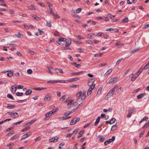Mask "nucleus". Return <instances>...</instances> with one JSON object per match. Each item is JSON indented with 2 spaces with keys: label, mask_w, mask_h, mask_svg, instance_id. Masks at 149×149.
Returning <instances> with one entry per match:
<instances>
[{
  "label": "nucleus",
  "mask_w": 149,
  "mask_h": 149,
  "mask_svg": "<svg viewBox=\"0 0 149 149\" xmlns=\"http://www.w3.org/2000/svg\"><path fill=\"white\" fill-rule=\"evenodd\" d=\"M86 96V92H83L82 93L81 91H79L76 94V97H77V101H79V100L80 99L82 100L84 99L85 98Z\"/></svg>",
  "instance_id": "1"
},
{
  "label": "nucleus",
  "mask_w": 149,
  "mask_h": 149,
  "mask_svg": "<svg viewBox=\"0 0 149 149\" xmlns=\"http://www.w3.org/2000/svg\"><path fill=\"white\" fill-rule=\"evenodd\" d=\"M95 86V84H94V85H91L90 86V87L89 88L87 93V95H89L91 94L92 92V91L93 89Z\"/></svg>",
  "instance_id": "2"
},
{
  "label": "nucleus",
  "mask_w": 149,
  "mask_h": 149,
  "mask_svg": "<svg viewBox=\"0 0 149 149\" xmlns=\"http://www.w3.org/2000/svg\"><path fill=\"white\" fill-rule=\"evenodd\" d=\"M117 81V77L111 78L107 82V84H112L115 83Z\"/></svg>",
  "instance_id": "3"
},
{
  "label": "nucleus",
  "mask_w": 149,
  "mask_h": 149,
  "mask_svg": "<svg viewBox=\"0 0 149 149\" xmlns=\"http://www.w3.org/2000/svg\"><path fill=\"white\" fill-rule=\"evenodd\" d=\"M56 111V110H52L49 112L45 114V116L46 117H48L49 116H51L54 113H55Z\"/></svg>",
  "instance_id": "4"
},
{
  "label": "nucleus",
  "mask_w": 149,
  "mask_h": 149,
  "mask_svg": "<svg viewBox=\"0 0 149 149\" xmlns=\"http://www.w3.org/2000/svg\"><path fill=\"white\" fill-rule=\"evenodd\" d=\"M31 134V132H29L23 135L22 136V138L21 139V140L25 139L26 138L30 136Z\"/></svg>",
  "instance_id": "5"
},
{
  "label": "nucleus",
  "mask_w": 149,
  "mask_h": 149,
  "mask_svg": "<svg viewBox=\"0 0 149 149\" xmlns=\"http://www.w3.org/2000/svg\"><path fill=\"white\" fill-rule=\"evenodd\" d=\"M65 40L66 41V43L65 45V46L67 47L69 46L71 43V40L70 38H68L67 39H65Z\"/></svg>",
  "instance_id": "6"
},
{
  "label": "nucleus",
  "mask_w": 149,
  "mask_h": 149,
  "mask_svg": "<svg viewBox=\"0 0 149 149\" xmlns=\"http://www.w3.org/2000/svg\"><path fill=\"white\" fill-rule=\"evenodd\" d=\"M15 86V85H12L11 87V91L12 93L13 94H14L15 93L17 87L16 86Z\"/></svg>",
  "instance_id": "7"
},
{
  "label": "nucleus",
  "mask_w": 149,
  "mask_h": 149,
  "mask_svg": "<svg viewBox=\"0 0 149 149\" xmlns=\"http://www.w3.org/2000/svg\"><path fill=\"white\" fill-rule=\"evenodd\" d=\"M79 79V78H70L68 80H67L68 81V83L69 82H73L75 81H76L77 80H78Z\"/></svg>",
  "instance_id": "8"
},
{
  "label": "nucleus",
  "mask_w": 149,
  "mask_h": 149,
  "mask_svg": "<svg viewBox=\"0 0 149 149\" xmlns=\"http://www.w3.org/2000/svg\"><path fill=\"white\" fill-rule=\"evenodd\" d=\"M51 97V95H47L45 97L44 100L45 101H49L50 100Z\"/></svg>",
  "instance_id": "9"
},
{
  "label": "nucleus",
  "mask_w": 149,
  "mask_h": 149,
  "mask_svg": "<svg viewBox=\"0 0 149 149\" xmlns=\"http://www.w3.org/2000/svg\"><path fill=\"white\" fill-rule=\"evenodd\" d=\"M36 121V119H33L30 122L27 123L25 125V126H28L29 127L31 125L33 124Z\"/></svg>",
  "instance_id": "10"
},
{
  "label": "nucleus",
  "mask_w": 149,
  "mask_h": 149,
  "mask_svg": "<svg viewBox=\"0 0 149 149\" xmlns=\"http://www.w3.org/2000/svg\"><path fill=\"white\" fill-rule=\"evenodd\" d=\"M136 109L135 108H132L129 109L128 110V112H129L132 114L134 112L136 111Z\"/></svg>",
  "instance_id": "11"
},
{
  "label": "nucleus",
  "mask_w": 149,
  "mask_h": 149,
  "mask_svg": "<svg viewBox=\"0 0 149 149\" xmlns=\"http://www.w3.org/2000/svg\"><path fill=\"white\" fill-rule=\"evenodd\" d=\"M7 72H8V73H7V76L8 77H11L13 76V71L10 70L9 71H7Z\"/></svg>",
  "instance_id": "12"
},
{
  "label": "nucleus",
  "mask_w": 149,
  "mask_h": 149,
  "mask_svg": "<svg viewBox=\"0 0 149 149\" xmlns=\"http://www.w3.org/2000/svg\"><path fill=\"white\" fill-rule=\"evenodd\" d=\"M15 107V105H12L11 104H8L7 107L8 109H13Z\"/></svg>",
  "instance_id": "13"
},
{
  "label": "nucleus",
  "mask_w": 149,
  "mask_h": 149,
  "mask_svg": "<svg viewBox=\"0 0 149 149\" xmlns=\"http://www.w3.org/2000/svg\"><path fill=\"white\" fill-rule=\"evenodd\" d=\"M114 91L112 89L108 93L107 95L108 96H111L112 95Z\"/></svg>",
  "instance_id": "14"
},
{
  "label": "nucleus",
  "mask_w": 149,
  "mask_h": 149,
  "mask_svg": "<svg viewBox=\"0 0 149 149\" xmlns=\"http://www.w3.org/2000/svg\"><path fill=\"white\" fill-rule=\"evenodd\" d=\"M12 117L13 118H16L19 117V115L17 113H15L14 112Z\"/></svg>",
  "instance_id": "15"
},
{
  "label": "nucleus",
  "mask_w": 149,
  "mask_h": 149,
  "mask_svg": "<svg viewBox=\"0 0 149 149\" xmlns=\"http://www.w3.org/2000/svg\"><path fill=\"white\" fill-rule=\"evenodd\" d=\"M100 116L98 117L94 124L95 126H96L97 125L100 120Z\"/></svg>",
  "instance_id": "16"
},
{
  "label": "nucleus",
  "mask_w": 149,
  "mask_h": 149,
  "mask_svg": "<svg viewBox=\"0 0 149 149\" xmlns=\"http://www.w3.org/2000/svg\"><path fill=\"white\" fill-rule=\"evenodd\" d=\"M145 94L144 93L138 95L137 97L139 99H141V98L143 97L144 96H145Z\"/></svg>",
  "instance_id": "17"
},
{
  "label": "nucleus",
  "mask_w": 149,
  "mask_h": 149,
  "mask_svg": "<svg viewBox=\"0 0 149 149\" xmlns=\"http://www.w3.org/2000/svg\"><path fill=\"white\" fill-rule=\"evenodd\" d=\"M31 16L36 20H39L40 19L39 17L37 16L36 15H31Z\"/></svg>",
  "instance_id": "18"
},
{
  "label": "nucleus",
  "mask_w": 149,
  "mask_h": 149,
  "mask_svg": "<svg viewBox=\"0 0 149 149\" xmlns=\"http://www.w3.org/2000/svg\"><path fill=\"white\" fill-rule=\"evenodd\" d=\"M32 93V90L31 89H29L25 93V94L26 95H29Z\"/></svg>",
  "instance_id": "19"
},
{
  "label": "nucleus",
  "mask_w": 149,
  "mask_h": 149,
  "mask_svg": "<svg viewBox=\"0 0 149 149\" xmlns=\"http://www.w3.org/2000/svg\"><path fill=\"white\" fill-rule=\"evenodd\" d=\"M111 139H109L108 140L105 141L104 142V145H107L108 144L111 143Z\"/></svg>",
  "instance_id": "20"
},
{
  "label": "nucleus",
  "mask_w": 149,
  "mask_h": 149,
  "mask_svg": "<svg viewBox=\"0 0 149 149\" xmlns=\"http://www.w3.org/2000/svg\"><path fill=\"white\" fill-rule=\"evenodd\" d=\"M26 127L25 128H24L21 130L22 132H24L26 131L27 130L29 129L30 127L28 126H26Z\"/></svg>",
  "instance_id": "21"
},
{
  "label": "nucleus",
  "mask_w": 149,
  "mask_h": 149,
  "mask_svg": "<svg viewBox=\"0 0 149 149\" xmlns=\"http://www.w3.org/2000/svg\"><path fill=\"white\" fill-rule=\"evenodd\" d=\"M15 36L19 38H22L23 36L20 33H18L17 34H15Z\"/></svg>",
  "instance_id": "22"
},
{
  "label": "nucleus",
  "mask_w": 149,
  "mask_h": 149,
  "mask_svg": "<svg viewBox=\"0 0 149 149\" xmlns=\"http://www.w3.org/2000/svg\"><path fill=\"white\" fill-rule=\"evenodd\" d=\"M35 90L37 91H41L46 89V88L38 87L34 88Z\"/></svg>",
  "instance_id": "23"
},
{
  "label": "nucleus",
  "mask_w": 149,
  "mask_h": 149,
  "mask_svg": "<svg viewBox=\"0 0 149 149\" xmlns=\"http://www.w3.org/2000/svg\"><path fill=\"white\" fill-rule=\"evenodd\" d=\"M47 25L49 27L52 26L51 22L50 21H46Z\"/></svg>",
  "instance_id": "24"
},
{
  "label": "nucleus",
  "mask_w": 149,
  "mask_h": 149,
  "mask_svg": "<svg viewBox=\"0 0 149 149\" xmlns=\"http://www.w3.org/2000/svg\"><path fill=\"white\" fill-rule=\"evenodd\" d=\"M117 126L116 125H115L112 126L111 130H115L117 128Z\"/></svg>",
  "instance_id": "25"
},
{
  "label": "nucleus",
  "mask_w": 149,
  "mask_h": 149,
  "mask_svg": "<svg viewBox=\"0 0 149 149\" xmlns=\"http://www.w3.org/2000/svg\"><path fill=\"white\" fill-rule=\"evenodd\" d=\"M57 83V82H59V83H68V81L67 80L64 81L63 80H58L56 81Z\"/></svg>",
  "instance_id": "26"
},
{
  "label": "nucleus",
  "mask_w": 149,
  "mask_h": 149,
  "mask_svg": "<svg viewBox=\"0 0 149 149\" xmlns=\"http://www.w3.org/2000/svg\"><path fill=\"white\" fill-rule=\"evenodd\" d=\"M139 49H140V48H138L134 49L133 50H132L130 51V52L131 53H133L135 52H136V51H137Z\"/></svg>",
  "instance_id": "27"
},
{
  "label": "nucleus",
  "mask_w": 149,
  "mask_h": 149,
  "mask_svg": "<svg viewBox=\"0 0 149 149\" xmlns=\"http://www.w3.org/2000/svg\"><path fill=\"white\" fill-rule=\"evenodd\" d=\"M139 75H135L132 77V78L131 79V81H134L135 79H136L138 77Z\"/></svg>",
  "instance_id": "28"
},
{
  "label": "nucleus",
  "mask_w": 149,
  "mask_h": 149,
  "mask_svg": "<svg viewBox=\"0 0 149 149\" xmlns=\"http://www.w3.org/2000/svg\"><path fill=\"white\" fill-rule=\"evenodd\" d=\"M83 71H81L79 72H74V73H71V74L72 75H79L80 74H81L83 72Z\"/></svg>",
  "instance_id": "29"
},
{
  "label": "nucleus",
  "mask_w": 149,
  "mask_h": 149,
  "mask_svg": "<svg viewBox=\"0 0 149 149\" xmlns=\"http://www.w3.org/2000/svg\"><path fill=\"white\" fill-rule=\"evenodd\" d=\"M7 97L9 98H10L12 100L14 99V98L13 97V96L11 94H8L7 95Z\"/></svg>",
  "instance_id": "30"
},
{
  "label": "nucleus",
  "mask_w": 149,
  "mask_h": 149,
  "mask_svg": "<svg viewBox=\"0 0 149 149\" xmlns=\"http://www.w3.org/2000/svg\"><path fill=\"white\" fill-rule=\"evenodd\" d=\"M128 21V18L127 17H125L124 19H122V22H127Z\"/></svg>",
  "instance_id": "31"
},
{
  "label": "nucleus",
  "mask_w": 149,
  "mask_h": 149,
  "mask_svg": "<svg viewBox=\"0 0 149 149\" xmlns=\"http://www.w3.org/2000/svg\"><path fill=\"white\" fill-rule=\"evenodd\" d=\"M115 118H113L110 121V124L114 123L115 122Z\"/></svg>",
  "instance_id": "32"
},
{
  "label": "nucleus",
  "mask_w": 149,
  "mask_h": 149,
  "mask_svg": "<svg viewBox=\"0 0 149 149\" xmlns=\"http://www.w3.org/2000/svg\"><path fill=\"white\" fill-rule=\"evenodd\" d=\"M143 68L141 67L140 70L138 71L137 73H138V75H139L143 71Z\"/></svg>",
  "instance_id": "33"
},
{
  "label": "nucleus",
  "mask_w": 149,
  "mask_h": 149,
  "mask_svg": "<svg viewBox=\"0 0 149 149\" xmlns=\"http://www.w3.org/2000/svg\"><path fill=\"white\" fill-rule=\"evenodd\" d=\"M103 53H100L97 54H95L94 55V56L95 57H97L98 56H101Z\"/></svg>",
  "instance_id": "34"
},
{
  "label": "nucleus",
  "mask_w": 149,
  "mask_h": 149,
  "mask_svg": "<svg viewBox=\"0 0 149 149\" xmlns=\"http://www.w3.org/2000/svg\"><path fill=\"white\" fill-rule=\"evenodd\" d=\"M23 95V93H20L19 92H17L16 93V95L17 96H21Z\"/></svg>",
  "instance_id": "35"
},
{
  "label": "nucleus",
  "mask_w": 149,
  "mask_h": 149,
  "mask_svg": "<svg viewBox=\"0 0 149 149\" xmlns=\"http://www.w3.org/2000/svg\"><path fill=\"white\" fill-rule=\"evenodd\" d=\"M47 83H48L53 84L57 83L56 81L51 80L47 81Z\"/></svg>",
  "instance_id": "36"
},
{
  "label": "nucleus",
  "mask_w": 149,
  "mask_h": 149,
  "mask_svg": "<svg viewBox=\"0 0 149 149\" xmlns=\"http://www.w3.org/2000/svg\"><path fill=\"white\" fill-rule=\"evenodd\" d=\"M65 39L63 38H60L58 39V42L64 41H65Z\"/></svg>",
  "instance_id": "37"
},
{
  "label": "nucleus",
  "mask_w": 149,
  "mask_h": 149,
  "mask_svg": "<svg viewBox=\"0 0 149 149\" xmlns=\"http://www.w3.org/2000/svg\"><path fill=\"white\" fill-rule=\"evenodd\" d=\"M71 113V112H70V111H69L65 112L64 113L63 115L65 116H69Z\"/></svg>",
  "instance_id": "38"
},
{
  "label": "nucleus",
  "mask_w": 149,
  "mask_h": 149,
  "mask_svg": "<svg viewBox=\"0 0 149 149\" xmlns=\"http://www.w3.org/2000/svg\"><path fill=\"white\" fill-rule=\"evenodd\" d=\"M24 121V120H22L19 122H17V123H14L13 124V125H19V124H20V123H21L23 122Z\"/></svg>",
  "instance_id": "39"
},
{
  "label": "nucleus",
  "mask_w": 149,
  "mask_h": 149,
  "mask_svg": "<svg viewBox=\"0 0 149 149\" xmlns=\"http://www.w3.org/2000/svg\"><path fill=\"white\" fill-rule=\"evenodd\" d=\"M75 119V118H74L73 119L71 120L70 123V125H74L75 123V122L74 120V119Z\"/></svg>",
  "instance_id": "40"
},
{
  "label": "nucleus",
  "mask_w": 149,
  "mask_h": 149,
  "mask_svg": "<svg viewBox=\"0 0 149 149\" xmlns=\"http://www.w3.org/2000/svg\"><path fill=\"white\" fill-rule=\"evenodd\" d=\"M115 45L117 46L118 45L122 46L124 45V44H121L120 42V41H118L116 44Z\"/></svg>",
  "instance_id": "41"
},
{
  "label": "nucleus",
  "mask_w": 149,
  "mask_h": 149,
  "mask_svg": "<svg viewBox=\"0 0 149 149\" xmlns=\"http://www.w3.org/2000/svg\"><path fill=\"white\" fill-rule=\"evenodd\" d=\"M18 137L16 135L13 137L12 138H11L10 139V140H14L15 139H16Z\"/></svg>",
  "instance_id": "42"
},
{
  "label": "nucleus",
  "mask_w": 149,
  "mask_h": 149,
  "mask_svg": "<svg viewBox=\"0 0 149 149\" xmlns=\"http://www.w3.org/2000/svg\"><path fill=\"white\" fill-rule=\"evenodd\" d=\"M112 70L111 69L109 70L107 72L106 74L107 75H109L112 72Z\"/></svg>",
  "instance_id": "43"
},
{
  "label": "nucleus",
  "mask_w": 149,
  "mask_h": 149,
  "mask_svg": "<svg viewBox=\"0 0 149 149\" xmlns=\"http://www.w3.org/2000/svg\"><path fill=\"white\" fill-rule=\"evenodd\" d=\"M108 16L111 19H113L115 17L114 15H112L110 14H108Z\"/></svg>",
  "instance_id": "44"
},
{
  "label": "nucleus",
  "mask_w": 149,
  "mask_h": 149,
  "mask_svg": "<svg viewBox=\"0 0 149 149\" xmlns=\"http://www.w3.org/2000/svg\"><path fill=\"white\" fill-rule=\"evenodd\" d=\"M42 139V137L40 136H39L37 137L35 140V141H39L40 140Z\"/></svg>",
  "instance_id": "45"
},
{
  "label": "nucleus",
  "mask_w": 149,
  "mask_h": 149,
  "mask_svg": "<svg viewBox=\"0 0 149 149\" xmlns=\"http://www.w3.org/2000/svg\"><path fill=\"white\" fill-rule=\"evenodd\" d=\"M36 9V8L34 7V5L33 4H32L30 8H29V9L31 10H35Z\"/></svg>",
  "instance_id": "46"
},
{
  "label": "nucleus",
  "mask_w": 149,
  "mask_h": 149,
  "mask_svg": "<svg viewBox=\"0 0 149 149\" xmlns=\"http://www.w3.org/2000/svg\"><path fill=\"white\" fill-rule=\"evenodd\" d=\"M122 59H123L122 58H120L116 62V65H117L119 64L120 63V62L122 60Z\"/></svg>",
  "instance_id": "47"
},
{
  "label": "nucleus",
  "mask_w": 149,
  "mask_h": 149,
  "mask_svg": "<svg viewBox=\"0 0 149 149\" xmlns=\"http://www.w3.org/2000/svg\"><path fill=\"white\" fill-rule=\"evenodd\" d=\"M91 122L88 123L87 124H86L84 127V128H86L91 123Z\"/></svg>",
  "instance_id": "48"
},
{
  "label": "nucleus",
  "mask_w": 149,
  "mask_h": 149,
  "mask_svg": "<svg viewBox=\"0 0 149 149\" xmlns=\"http://www.w3.org/2000/svg\"><path fill=\"white\" fill-rule=\"evenodd\" d=\"M27 73L29 74H31L32 73V70L31 69H28L27 71Z\"/></svg>",
  "instance_id": "49"
},
{
  "label": "nucleus",
  "mask_w": 149,
  "mask_h": 149,
  "mask_svg": "<svg viewBox=\"0 0 149 149\" xmlns=\"http://www.w3.org/2000/svg\"><path fill=\"white\" fill-rule=\"evenodd\" d=\"M65 98H66L65 96V95H63L61 98H60L59 100H63L65 99Z\"/></svg>",
  "instance_id": "50"
},
{
  "label": "nucleus",
  "mask_w": 149,
  "mask_h": 149,
  "mask_svg": "<svg viewBox=\"0 0 149 149\" xmlns=\"http://www.w3.org/2000/svg\"><path fill=\"white\" fill-rule=\"evenodd\" d=\"M149 68V64L148 63L145 65L143 69L144 70L146 69H147L148 68Z\"/></svg>",
  "instance_id": "51"
},
{
  "label": "nucleus",
  "mask_w": 149,
  "mask_h": 149,
  "mask_svg": "<svg viewBox=\"0 0 149 149\" xmlns=\"http://www.w3.org/2000/svg\"><path fill=\"white\" fill-rule=\"evenodd\" d=\"M73 134L72 133H69L67 134L66 136V138H68L71 137L72 135Z\"/></svg>",
  "instance_id": "52"
},
{
  "label": "nucleus",
  "mask_w": 149,
  "mask_h": 149,
  "mask_svg": "<svg viewBox=\"0 0 149 149\" xmlns=\"http://www.w3.org/2000/svg\"><path fill=\"white\" fill-rule=\"evenodd\" d=\"M102 90V88H99L97 92V94H100L101 93Z\"/></svg>",
  "instance_id": "53"
},
{
  "label": "nucleus",
  "mask_w": 149,
  "mask_h": 149,
  "mask_svg": "<svg viewBox=\"0 0 149 149\" xmlns=\"http://www.w3.org/2000/svg\"><path fill=\"white\" fill-rule=\"evenodd\" d=\"M58 139V137H55L54 138V139L52 141L53 142H56L57 141Z\"/></svg>",
  "instance_id": "54"
},
{
  "label": "nucleus",
  "mask_w": 149,
  "mask_h": 149,
  "mask_svg": "<svg viewBox=\"0 0 149 149\" xmlns=\"http://www.w3.org/2000/svg\"><path fill=\"white\" fill-rule=\"evenodd\" d=\"M14 128V126H12L11 127H10L7 130V132H9L11 130H12Z\"/></svg>",
  "instance_id": "55"
},
{
  "label": "nucleus",
  "mask_w": 149,
  "mask_h": 149,
  "mask_svg": "<svg viewBox=\"0 0 149 149\" xmlns=\"http://www.w3.org/2000/svg\"><path fill=\"white\" fill-rule=\"evenodd\" d=\"M144 133H145V131H143L140 134L139 137L141 138V137H142L143 136Z\"/></svg>",
  "instance_id": "56"
},
{
  "label": "nucleus",
  "mask_w": 149,
  "mask_h": 149,
  "mask_svg": "<svg viewBox=\"0 0 149 149\" xmlns=\"http://www.w3.org/2000/svg\"><path fill=\"white\" fill-rule=\"evenodd\" d=\"M81 10L82 9L81 8H78L76 12L77 13H79L81 11Z\"/></svg>",
  "instance_id": "57"
},
{
  "label": "nucleus",
  "mask_w": 149,
  "mask_h": 149,
  "mask_svg": "<svg viewBox=\"0 0 149 149\" xmlns=\"http://www.w3.org/2000/svg\"><path fill=\"white\" fill-rule=\"evenodd\" d=\"M49 13L53 16H54L55 15V14L54 12L53 11V10L50 11L49 12Z\"/></svg>",
  "instance_id": "58"
},
{
  "label": "nucleus",
  "mask_w": 149,
  "mask_h": 149,
  "mask_svg": "<svg viewBox=\"0 0 149 149\" xmlns=\"http://www.w3.org/2000/svg\"><path fill=\"white\" fill-rule=\"evenodd\" d=\"M14 131H13L8 133L7 134L8 135V136H10L12 134H13L14 133Z\"/></svg>",
  "instance_id": "59"
},
{
  "label": "nucleus",
  "mask_w": 149,
  "mask_h": 149,
  "mask_svg": "<svg viewBox=\"0 0 149 149\" xmlns=\"http://www.w3.org/2000/svg\"><path fill=\"white\" fill-rule=\"evenodd\" d=\"M29 52L32 55L35 54H36V53L34 52L31 50H30Z\"/></svg>",
  "instance_id": "60"
},
{
  "label": "nucleus",
  "mask_w": 149,
  "mask_h": 149,
  "mask_svg": "<svg viewBox=\"0 0 149 149\" xmlns=\"http://www.w3.org/2000/svg\"><path fill=\"white\" fill-rule=\"evenodd\" d=\"M24 87L22 85H19L18 86V89H22Z\"/></svg>",
  "instance_id": "61"
},
{
  "label": "nucleus",
  "mask_w": 149,
  "mask_h": 149,
  "mask_svg": "<svg viewBox=\"0 0 149 149\" xmlns=\"http://www.w3.org/2000/svg\"><path fill=\"white\" fill-rule=\"evenodd\" d=\"M148 119V118L147 116L144 117L142 119V120L144 121V120H146L147 121V120Z\"/></svg>",
  "instance_id": "62"
},
{
  "label": "nucleus",
  "mask_w": 149,
  "mask_h": 149,
  "mask_svg": "<svg viewBox=\"0 0 149 149\" xmlns=\"http://www.w3.org/2000/svg\"><path fill=\"white\" fill-rule=\"evenodd\" d=\"M93 82H91L90 81H89L88 83V85L90 87V86L91 85H94L93 84Z\"/></svg>",
  "instance_id": "63"
},
{
  "label": "nucleus",
  "mask_w": 149,
  "mask_h": 149,
  "mask_svg": "<svg viewBox=\"0 0 149 149\" xmlns=\"http://www.w3.org/2000/svg\"><path fill=\"white\" fill-rule=\"evenodd\" d=\"M149 126L148 125H147L146 123L145 124V125H144L143 126V129H146L147 127H148Z\"/></svg>",
  "instance_id": "64"
}]
</instances>
